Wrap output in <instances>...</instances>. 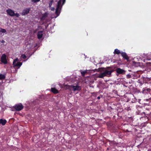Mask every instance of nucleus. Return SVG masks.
I'll use <instances>...</instances> for the list:
<instances>
[{"instance_id": "nucleus-1", "label": "nucleus", "mask_w": 151, "mask_h": 151, "mask_svg": "<svg viewBox=\"0 0 151 151\" xmlns=\"http://www.w3.org/2000/svg\"><path fill=\"white\" fill-rule=\"evenodd\" d=\"M65 2V0H59L58 1L55 12V14L57 15L56 17L59 15L62 6L64 4Z\"/></svg>"}, {"instance_id": "nucleus-2", "label": "nucleus", "mask_w": 151, "mask_h": 151, "mask_svg": "<svg viewBox=\"0 0 151 151\" xmlns=\"http://www.w3.org/2000/svg\"><path fill=\"white\" fill-rule=\"evenodd\" d=\"M67 89H69L70 90H71L72 89V90L74 91H79L81 89V87L78 86H74L73 85L69 86L67 85Z\"/></svg>"}, {"instance_id": "nucleus-3", "label": "nucleus", "mask_w": 151, "mask_h": 151, "mask_svg": "<svg viewBox=\"0 0 151 151\" xmlns=\"http://www.w3.org/2000/svg\"><path fill=\"white\" fill-rule=\"evenodd\" d=\"M7 14L11 17L16 16L17 17H18L20 16V15L18 13H15L12 10L9 9L6 10Z\"/></svg>"}, {"instance_id": "nucleus-4", "label": "nucleus", "mask_w": 151, "mask_h": 151, "mask_svg": "<svg viewBox=\"0 0 151 151\" xmlns=\"http://www.w3.org/2000/svg\"><path fill=\"white\" fill-rule=\"evenodd\" d=\"M18 60V59L17 58L14 60L13 65V67L14 68H19L22 65V63L20 62H17Z\"/></svg>"}, {"instance_id": "nucleus-5", "label": "nucleus", "mask_w": 151, "mask_h": 151, "mask_svg": "<svg viewBox=\"0 0 151 151\" xmlns=\"http://www.w3.org/2000/svg\"><path fill=\"white\" fill-rule=\"evenodd\" d=\"M13 108H14L17 111H19L21 110L24 108V106L21 103L17 104L14 106Z\"/></svg>"}, {"instance_id": "nucleus-6", "label": "nucleus", "mask_w": 151, "mask_h": 151, "mask_svg": "<svg viewBox=\"0 0 151 151\" xmlns=\"http://www.w3.org/2000/svg\"><path fill=\"white\" fill-rule=\"evenodd\" d=\"M1 62L4 64H6L8 62L6 59V54H3L1 58Z\"/></svg>"}, {"instance_id": "nucleus-7", "label": "nucleus", "mask_w": 151, "mask_h": 151, "mask_svg": "<svg viewBox=\"0 0 151 151\" xmlns=\"http://www.w3.org/2000/svg\"><path fill=\"white\" fill-rule=\"evenodd\" d=\"M110 68L111 67H107L106 68L107 70H105L104 72L105 76H107L108 75H111V73L113 72V70H111L110 71H109L108 70L110 69Z\"/></svg>"}, {"instance_id": "nucleus-8", "label": "nucleus", "mask_w": 151, "mask_h": 151, "mask_svg": "<svg viewBox=\"0 0 151 151\" xmlns=\"http://www.w3.org/2000/svg\"><path fill=\"white\" fill-rule=\"evenodd\" d=\"M116 71L117 73L120 74H124L125 73V70L120 68H117L116 69Z\"/></svg>"}, {"instance_id": "nucleus-9", "label": "nucleus", "mask_w": 151, "mask_h": 151, "mask_svg": "<svg viewBox=\"0 0 151 151\" xmlns=\"http://www.w3.org/2000/svg\"><path fill=\"white\" fill-rule=\"evenodd\" d=\"M30 8L24 9L22 11L21 14L22 15H25L28 14L30 11Z\"/></svg>"}, {"instance_id": "nucleus-10", "label": "nucleus", "mask_w": 151, "mask_h": 151, "mask_svg": "<svg viewBox=\"0 0 151 151\" xmlns=\"http://www.w3.org/2000/svg\"><path fill=\"white\" fill-rule=\"evenodd\" d=\"M121 55L123 58L125 60H126L127 61H129V57L128 56L126 52H121Z\"/></svg>"}, {"instance_id": "nucleus-11", "label": "nucleus", "mask_w": 151, "mask_h": 151, "mask_svg": "<svg viewBox=\"0 0 151 151\" xmlns=\"http://www.w3.org/2000/svg\"><path fill=\"white\" fill-rule=\"evenodd\" d=\"M48 13L47 12L43 14L42 17L40 18L41 20L42 21L44 20L45 19L48 17Z\"/></svg>"}, {"instance_id": "nucleus-12", "label": "nucleus", "mask_w": 151, "mask_h": 151, "mask_svg": "<svg viewBox=\"0 0 151 151\" xmlns=\"http://www.w3.org/2000/svg\"><path fill=\"white\" fill-rule=\"evenodd\" d=\"M43 31H39L37 32V37L38 39H40L42 37Z\"/></svg>"}, {"instance_id": "nucleus-13", "label": "nucleus", "mask_w": 151, "mask_h": 151, "mask_svg": "<svg viewBox=\"0 0 151 151\" xmlns=\"http://www.w3.org/2000/svg\"><path fill=\"white\" fill-rule=\"evenodd\" d=\"M51 91L55 94H56L59 93V91L55 88H51Z\"/></svg>"}, {"instance_id": "nucleus-14", "label": "nucleus", "mask_w": 151, "mask_h": 151, "mask_svg": "<svg viewBox=\"0 0 151 151\" xmlns=\"http://www.w3.org/2000/svg\"><path fill=\"white\" fill-rule=\"evenodd\" d=\"M7 121L5 119H0V124H1L3 125H4Z\"/></svg>"}, {"instance_id": "nucleus-15", "label": "nucleus", "mask_w": 151, "mask_h": 151, "mask_svg": "<svg viewBox=\"0 0 151 151\" xmlns=\"http://www.w3.org/2000/svg\"><path fill=\"white\" fill-rule=\"evenodd\" d=\"M144 93L146 92V91H147V93L150 92H151V87H150L149 88H145V89L143 90Z\"/></svg>"}, {"instance_id": "nucleus-16", "label": "nucleus", "mask_w": 151, "mask_h": 151, "mask_svg": "<svg viewBox=\"0 0 151 151\" xmlns=\"http://www.w3.org/2000/svg\"><path fill=\"white\" fill-rule=\"evenodd\" d=\"M105 76L104 73H103L100 74H99L97 77L99 78H103Z\"/></svg>"}, {"instance_id": "nucleus-17", "label": "nucleus", "mask_w": 151, "mask_h": 151, "mask_svg": "<svg viewBox=\"0 0 151 151\" xmlns=\"http://www.w3.org/2000/svg\"><path fill=\"white\" fill-rule=\"evenodd\" d=\"M121 52H120V50L117 49H116L114 50V54H116L119 55V54H121Z\"/></svg>"}, {"instance_id": "nucleus-18", "label": "nucleus", "mask_w": 151, "mask_h": 151, "mask_svg": "<svg viewBox=\"0 0 151 151\" xmlns=\"http://www.w3.org/2000/svg\"><path fill=\"white\" fill-rule=\"evenodd\" d=\"M5 78V76L4 75L0 74V80L4 79Z\"/></svg>"}, {"instance_id": "nucleus-19", "label": "nucleus", "mask_w": 151, "mask_h": 151, "mask_svg": "<svg viewBox=\"0 0 151 151\" xmlns=\"http://www.w3.org/2000/svg\"><path fill=\"white\" fill-rule=\"evenodd\" d=\"M148 114H145V112H143L142 113H141V115L142 116H143L144 115V117H147L148 118V117H147V116L148 115Z\"/></svg>"}, {"instance_id": "nucleus-20", "label": "nucleus", "mask_w": 151, "mask_h": 151, "mask_svg": "<svg viewBox=\"0 0 151 151\" xmlns=\"http://www.w3.org/2000/svg\"><path fill=\"white\" fill-rule=\"evenodd\" d=\"M0 32H1L2 33H5L6 32V30L5 29L0 28Z\"/></svg>"}, {"instance_id": "nucleus-21", "label": "nucleus", "mask_w": 151, "mask_h": 151, "mask_svg": "<svg viewBox=\"0 0 151 151\" xmlns=\"http://www.w3.org/2000/svg\"><path fill=\"white\" fill-rule=\"evenodd\" d=\"M87 72L86 71H82L81 72V73L82 76H84L86 73H87Z\"/></svg>"}, {"instance_id": "nucleus-22", "label": "nucleus", "mask_w": 151, "mask_h": 151, "mask_svg": "<svg viewBox=\"0 0 151 151\" xmlns=\"http://www.w3.org/2000/svg\"><path fill=\"white\" fill-rule=\"evenodd\" d=\"M53 0H51V1H50V2L49 3V7H51V6L52 4V3L53 2Z\"/></svg>"}, {"instance_id": "nucleus-23", "label": "nucleus", "mask_w": 151, "mask_h": 151, "mask_svg": "<svg viewBox=\"0 0 151 151\" xmlns=\"http://www.w3.org/2000/svg\"><path fill=\"white\" fill-rule=\"evenodd\" d=\"M21 57L23 59H25L26 58V56L25 54H22L21 55Z\"/></svg>"}, {"instance_id": "nucleus-24", "label": "nucleus", "mask_w": 151, "mask_h": 151, "mask_svg": "<svg viewBox=\"0 0 151 151\" xmlns=\"http://www.w3.org/2000/svg\"><path fill=\"white\" fill-rule=\"evenodd\" d=\"M40 0H31V1L32 2H33L34 3H36L38 2H39Z\"/></svg>"}, {"instance_id": "nucleus-25", "label": "nucleus", "mask_w": 151, "mask_h": 151, "mask_svg": "<svg viewBox=\"0 0 151 151\" xmlns=\"http://www.w3.org/2000/svg\"><path fill=\"white\" fill-rule=\"evenodd\" d=\"M111 144H114V145H115V144L116 145H117L118 144V143H116V142H115L114 141H112L111 142Z\"/></svg>"}, {"instance_id": "nucleus-26", "label": "nucleus", "mask_w": 151, "mask_h": 151, "mask_svg": "<svg viewBox=\"0 0 151 151\" xmlns=\"http://www.w3.org/2000/svg\"><path fill=\"white\" fill-rule=\"evenodd\" d=\"M51 10L52 11H54L55 10V8L54 7H52L51 8Z\"/></svg>"}, {"instance_id": "nucleus-27", "label": "nucleus", "mask_w": 151, "mask_h": 151, "mask_svg": "<svg viewBox=\"0 0 151 151\" xmlns=\"http://www.w3.org/2000/svg\"><path fill=\"white\" fill-rule=\"evenodd\" d=\"M127 78H129L131 77V76L129 74H128L127 75Z\"/></svg>"}, {"instance_id": "nucleus-28", "label": "nucleus", "mask_w": 151, "mask_h": 151, "mask_svg": "<svg viewBox=\"0 0 151 151\" xmlns=\"http://www.w3.org/2000/svg\"><path fill=\"white\" fill-rule=\"evenodd\" d=\"M148 114V116H149L150 117H150H151V112L149 114Z\"/></svg>"}, {"instance_id": "nucleus-29", "label": "nucleus", "mask_w": 151, "mask_h": 151, "mask_svg": "<svg viewBox=\"0 0 151 151\" xmlns=\"http://www.w3.org/2000/svg\"><path fill=\"white\" fill-rule=\"evenodd\" d=\"M146 101H150V99H146Z\"/></svg>"}, {"instance_id": "nucleus-30", "label": "nucleus", "mask_w": 151, "mask_h": 151, "mask_svg": "<svg viewBox=\"0 0 151 151\" xmlns=\"http://www.w3.org/2000/svg\"><path fill=\"white\" fill-rule=\"evenodd\" d=\"M100 99V96H98L97 97V99Z\"/></svg>"}, {"instance_id": "nucleus-31", "label": "nucleus", "mask_w": 151, "mask_h": 151, "mask_svg": "<svg viewBox=\"0 0 151 151\" xmlns=\"http://www.w3.org/2000/svg\"><path fill=\"white\" fill-rule=\"evenodd\" d=\"M4 42L5 41L4 40H2L1 42L3 43V42Z\"/></svg>"}, {"instance_id": "nucleus-32", "label": "nucleus", "mask_w": 151, "mask_h": 151, "mask_svg": "<svg viewBox=\"0 0 151 151\" xmlns=\"http://www.w3.org/2000/svg\"><path fill=\"white\" fill-rule=\"evenodd\" d=\"M147 151H151V149L148 150Z\"/></svg>"}, {"instance_id": "nucleus-33", "label": "nucleus", "mask_w": 151, "mask_h": 151, "mask_svg": "<svg viewBox=\"0 0 151 151\" xmlns=\"http://www.w3.org/2000/svg\"><path fill=\"white\" fill-rule=\"evenodd\" d=\"M137 113H138V114H139L140 112H139V111H138V112H137Z\"/></svg>"}, {"instance_id": "nucleus-34", "label": "nucleus", "mask_w": 151, "mask_h": 151, "mask_svg": "<svg viewBox=\"0 0 151 151\" xmlns=\"http://www.w3.org/2000/svg\"><path fill=\"white\" fill-rule=\"evenodd\" d=\"M148 60H150V59H148Z\"/></svg>"}, {"instance_id": "nucleus-35", "label": "nucleus", "mask_w": 151, "mask_h": 151, "mask_svg": "<svg viewBox=\"0 0 151 151\" xmlns=\"http://www.w3.org/2000/svg\"><path fill=\"white\" fill-rule=\"evenodd\" d=\"M150 119H151V117H150Z\"/></svg>"}]
</instances>
